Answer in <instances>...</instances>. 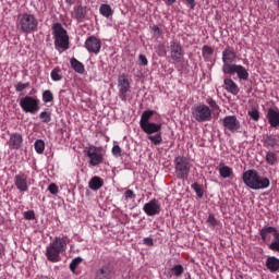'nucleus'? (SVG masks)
<instances>
[{
  "mask_svg": "<svg viewBox=\"0 0 279 279\" xmlns=\"http://www.w3.org/2000/svg\"><path fill=\"white\" fill-rule=\"evenodd\" d=\"M242 180L248 189L253 191H262L265 189H269L271 181L269 178L262 177L255 169L247 170L243 172Z\"/></svg>",
  "mask_w": 279,
  "mask_h": 279,
  "instance_id": "f257e3e1",
  "label": "nucleus"
},
{
  "mask_svg": "<svg viewBox=\"0 0 279 279\" xmlns=\"http://www.w3.org/2000/svg\"><path fill=\"white\" fill-rule=\"evenodd\" d=\"M62 252H66V241L62 238H54L46 248V257L50 263H60Z\"/></svg>",
  "mask_w": 279,
  "mask_h": 279,
  "instance_id": "f03ea898",
  "label": "nucleus"
},
{
  "mask_svg": "<svg viewBox=\"0 0 279 279\" xmlns=\"http://www.w3.org/2000/svg\"><path fill=\"white\" fill-rule=\"evenodd\" d=\"M52 34L54 36V47L56 49H69V34L62 27V24L54 23L52 25Z\"/></svg>",
  "mask_w": 279,
  "mask_h": 279,
  "instance_id": "7ed1b4c3",
  "label": "nucleus"
},
{
  "mask_svg": "<svg viewBox=\"0 0 279 279\" xmlns=\"http://www.w3.org/2000/svg\"><path fill=\"white\" fill-rule=\"evenodd\" d=\"M174 169L178 180H189L191 161L184 156H178L174 158Z\"/></svg>",
  "mask_w": 279,
  "mask_h": 279,
  "instance_id": "20e7f679",
  "label": "nucleus"
},
{
  "mask_svg": "<svg viewBox=\"0 0 279 279\" xmlns=\"http://www.w3.org/2000/svg\"><path fill=\"white\" fill-rule=\"evenodd\" d=\"M20 29L24 34H32L38 29V20L34 14L24 13L20 16Z\"/></svg>",
  "mask_w": 279,
  "mask_h": 279,
  "instance_id": "39448f33",
  "label": "nucleus"
},
{
  "mask_svg": "<svg viewBox=\"0 0 279 279\" xmlns=\"http://www.w3.org/2000/svg\"><path fill=\"white\" fill-rule=\"evenodd\" d=\"M192 117L198 123H204L213 119V110L206 105H196L192 107Z\"/></svg>",
  "mask_w": 279,
  "mask_h": 279,
  "instance_id": "423d86ee",
  "label": "nucleus"
},
{
  "mask_svg": "<svg viewBox=\"0 0 279 279\" xmlns=\"http://www.w3.org/2000/svg\"><path fill=\"white\" fill-rule=\"evenodd\" d=\"M20 107L22 108L23 112L36 114V112L40 110V100L32 96H25L20 99Z\"/></svg>",
  "mask_w": 279,
  "mask_h": 279,
  "instance_id": "0eeeda50",
  "label": "nucleus"
},
{
  "mask_svg": "<svg viewBox=\"0 0 279 279\" xmlns=\"http://www.w3.org/2000/svg\"><path fill=\"white\" fill-rule=\"evenodd\" d=\"M85 156L89 158L90 167H98L104 162V154L101 153V147L90 145L85 149Z\"/></svg>",
  "mask_w": 279,
  "mask_h": 279,
  "instance_id": "6e6552de",
  "label": "nucleus"
},
{
  "mask_svg": "<svg viewBox=\"0 0 279 279\" xmlns=\"http://www.w3.org/2000/svg\"><path fill=\"white\" fill-rule=\"evenodd\" d=\"M235 73H236L239 80H243L244 82H247V80H250V72H247V69H245V66L239 65L236 63L229 65V68L225 72V75H234Z\"/></svg>",
  "mask_w": 279,
  "mask_h": 279,
  "instance_id": "1a4fd4ad",
  "label": "nucleus"
},
{
  "mask_svg": "<svg viewBox=\"0 0 279 279\" xmlns=\"http://www.w3.org/2000/svg\"><path fill=\"white\" fill-rule=\"evenodd\" d=\"M114 277V265L106 263L95 272V279H112Z\"/></svg>",
  "mask_w": 279,
  "mask_h": 279,
  "instance_id": "9d476101",
  "label": "nucleus"
},
{
  "mask_svg": "<svg viewBox=\"0 0 279 279\" xmlns=\"http://www.w3.org/2000/svg\"><path fill=\"white\" fill-rule=\"evenodd\" d=\"M236 60V52H234V49L230 46H227V48L222 51V73H226L229 69V66H232V62Z\"/></svg>",
  "mask_w": 279,
  "mask_h": 279,
  "instance_id": "9b49d317",
  "label": "nucleus"
},
{
  "mask_svg": "<svg viewBox=\"0 0 279 279\" xmlns=\"http://www.w3.org/2000/svg\"><path fill=\"white\" fill-rule=\"evenodd\" d=\"M119 97L122 101H128V92L130 90V80L128 75L122 74L118 78Z\"/></svg>",
  "mask_w": 279,
  "mask_h": 279,
  "instance_id": "f8f14e48",
  "label": "nucleus"
},
{
  "mask_svg": "<svg viewBox=\"0 0 279 279\" xmlns=\"http://www.w3.org/2000/svg\"><path fill=\"white\" fill-rule=\"evenodd\" d=\"M170 58L174 62L184 60V48H182V44H180V41L170 43Z\"/></svg>",
  "mask_w": 279,
  "mask_h": 279,
  "instance_id": "ddd939ff",
  "label": "nucleus"
},
{
  "mask_svg": "<svg viewBox=\"0 0 279 279\" xmlns=\"http://www.w3.org/2000/svg\"><path fill=\"white\" fill-rule=\"evenodd\" d=\"M222 125L229 132H239L241 130V122L236 119V116H227L222 119Z\"/></svg>",
  "mask_w": 279,
  "mask_h": 279,
  "instance_id": "4468645a",
  "label": "nucleus"
},
{
  "mask_svg": "<svg viewBox=\"0 0 279 279\" xmlns=\"http://www.w3.org/2000/svg\"><path fill=\"white\" fill-rule=\"evenodd\" d=\"M85 49H87L89 53H95V56H97V53L101 51V39L95 36L87 37L85 41Z\"/></svg>",
  "mask_w": 279,
  "mask_h": 279,
  "instance_id": "2eb2a0df",
  "label": "nucleus"
},
{
  "mask_svg": "<svg viewBox=\"0 0 279 279\" xmlns=\"http://www.w3.org/2000/svg\"><path fill=\"white\" fill-rule=\"evenodd\" d=\"M160 202H158V199L156 198L151 199L150 202L144 205V213L148 217H155V215H160Z\"/></svg>",
  "mask_w": 279,
  "mask_h": 279,
  "instance_id": "dca6fc26",
  "label": "nucleus"
},
{
  "mask_svg": "<svg viewBox=\"0 0 279 279\" xmlns=\"http://www.w3.org/2000/svg\"><path fill=\"white\" fill-rule=\"evenodd\" d=\"M14 184L21 193H27L29 186L27 185V174L25 172H20L14 177Z\"/></svg>",
  "mask_w": 279,
  "mask_h": 279,
  "instance_id": "f3484780",
  "label": "nucleus"
},
{
  "mask_svg": "<svg viewBox=\"0 0 279 279\" xmlns=\"http://www.w3.org/2000/svg\"><path fill=\"white\" fill-rule=\"evenodd\" d=\"M266 119L268 120L270 128H279V110L269 108L267 110Z\"/></svg>",
  "mask_w": 279,
  "mask_h": 279,
  "instance_id": "a211bd4d",
  "label": "nucleus"
},
{
  "mask_svg": "<svg viewBox=\"0 0 279 279\" xmlns=\"http://www.w3.org/2000/svg\"><path fill=\"white\" fill-rule=\"evenodd\" d=\"M8 145L10 149H21L23 145V135H21V133H12L10 135Z\"/></svg>",
  "mask_w": 279,
  "mask_h": 279,
  "instance_id": "6ab92c4d",
  "label": "nucleus"
},
{
  "mask_svg": "<svg viewBox=\"0 0 279 279\" xmlns=\"http://www.w3.org/2000/svg\"><path fill=\"white\" fill-rule=\"evenodd\" d=\"M75 12V19L78 21V23H84L85 21H88V8L86 7H75L74 8Z\"/></svg>",
  "mask_w": 279,
  "mask_h": 279,
  "instance_id": "aec40b11",
  "label": "nucleus"
},
{
  "mask_svg": "<svg viewBox=\"0 0 279 279\" xmlns=\"http://www.w3.org/2000/svg\"><path fill=\"white\" fill-rule=\"evenodd\" d=\"M141 129L143 130V132H145V134H156L162 130V124L148 122L146 124H143Z\"/></svg>",
  "mask_w": 279,
  "mask_h": 279,
  "instance_id": "412c9836",
  "label": "nucleus"
},
{
  "mask_svg": "<svg viewBox=\"0 0 279 279\" xmlns=\"http://www.w3.org/2000/svg\"><path fill=\"white\" fill-rule=\"evenodd\" d=\"M265 265L266 269H269L271 274L279 271V258L276 256H268Z\"/></svg>",
  "mask_w": 279,
  "mask_h": 279,
  "instance_id": "4be33fe9",
  "label": "nucleus"
},
{
  "mask_svg": "<svg viewBox=\"0 0 279 279\" xmlns=\"http://www.w3.org/2000/svg\"><path fill=\"white\" fill-rule=\"evenodd\" d=\"M223 88L231 95H239V85L232 81V78L223 80Z\"/></svg>",
  "mask_w": 279,
  "mask_h": 279,
  "instance_id": "5701e85b",
  "label": "nucleus"
},
{
  "mask_svg": "<svg viewBox=\"0 0 279 279\" xmlns=\"http://www.w3.org/2000/svg\"><path fill=\"white\" fill-rule=\"evenodd\" d=\"M264 147H276L278 145V138L274 134L263 135Z\"/></svg>",
  "mask_w": 279,
  "mask_h": 279,
  "instance_id": "b1692460",
  "label": "nucleus"
},
{
  "mask_svg": "<svg viewBox=\"0 0 279 279\" xmlns=\"http://www.w3.org/2000/svg\"><path fill=\"white\" fill-rule=\"evenodd\" d=\"M101 186H104V179H101L100 177H93L88 182V187L92 191H99Z\"/></svg>",
  "mask_w": 279,
  "mask_h": 279,
  "instance_id": "393cba45",
  "label": "nucleus"
},
{
  "mask_svg": "<svg viewBox=\"0 0 279 279\" xmlns=\"http://www.w3.org/2000/svg\"><path fill=\"white\" fill-rule=\"evenodd\" d=\"M156 114V111L154 110H146L142 113L141 120H140V128L143 125H146L147 123H151L149 120Z\"/></svg>",
  "mask_w": 279,
  "mask_h": 279,
  "instance_id": "a878e982",
  "label": "nucleus"
},
{
  "mask_svg": "<svg viewBox=\"0 0 279 279\" xmlns=\"http://www.w3.org/2000/svg\"><path fill=\"white\" fill-rule=\"evenodd\" d=\"M99 13L101 16H105V19H110V16L114 14V11H112V7H110V4H101L99 8Z\"/></svg>",
  "mask_w": 279,
  "mask_h": 279,
  "instance_id": "bb28decb",
  "label": "nucleus"
},
{
  "mask_svg": "<svg viewBox=\"0 0 279 279\" xmlns=\"http://www.w3.org/2000/svg\"><path fill=\"white\" fill-rule=\"evenodd\" d=\"M70 64H71L72 69L75 71V73H81V74L84 73V71H85L84 63L77 61V59L72 58L70 60Z\"/></svg>",
  "mask_w": 279,
  "mask_h": 279,
  "instance_id": "cd10ccee",
  "label": "nucleus"
},
{
  "mask_svg": "<svg viewBox=\"0 0 279 279\" xmlns=\"http://www.w3.org/2000/svg\"><path fill=\"white\" fill-rule=\"evenodd\" d=\"M219 173L221 178L228 179V178H232V168L228 167V166H222L219 168Z\"/></svg>",
  "mask_w": 279,
  "mask_h": 279,
  "instance_id": "c85d7f7f",
  "label": "nucleus"
},
{
  "mask_svg": "<svg viewBox=\"0 0 279 279\" xmlns=\"http://www.w3.org/2000/svg\"><path fill=\"white\" fill-rule=\"evenodd\" d=\"M50 75L53 82H60L62 80V70L57 66L51 71Z\"/></svg>",
  "mask_w": 279,
  "mask_h": 279,
  "instance_id": "c756f323",
  "label": "nucleus"
},
{
  "mask_svg": "<svg viewBox=\"0 0 279 279\" xmlns=\"http://www.w3.org/2000/svg\"><path fill=\"white\" fill-rule=\"evenodd\" d=\"M266 162L271 166L276 165V162H278V155L274 151H268L266 154Z\"/></svg>",
  "mask_w": 279,
  "mask_h": 279,
  "instance_id": "7c9ffc66",
  "label": "nucleus"
},
{
  "mask_svg": "<svg viewBox=\"0 0 279 279\" xmlns=\"http://www.w3.org/2000/svg\"><path fill=\"white\" fill-rule=\"evenodd\" d=\"M170 272L173 274V276H177V278H180V276L184 274V266H182V264L174 265L170 269Z\"/></svg>",
  "mask_w": 279,
  "mask_h": 279,
  "instance_id": "2f4dec72",
  "label": "nucleus"
},
{
  "mask_svg": "<svg viewBox=\"0 0 279 279\" xmlns=\"http://www.w3.org/2000/svg\"><path fill=\"white\" fill-rule=\"evenodd\" d=\"M35 151L37 154H44L45 153V141L43 140H37L34 144Z\"/></svg>",
  "mask_w": 279,
  "mask_h": 279,
  "instance_id": "473e14b6",
  "label": "nucleus"
},
{
  "mask_svg": "<svg viewBox=\"0 0 279 279\" xmlns=\"http://www.w3.org/2000/svg\"><path fill=\"white\" fill-rule=\"evenodd\" d=\"M43 101L44 104H51V101H53V93L49 89L45 90L43 93Z\"/></svg>",
  "mask_w": 279,
  "mask_h": 279,
  "instance_id": "72a5a7b5",
  "label": "nucleus"
},
{
  "mask_svg": "<svg viewBox=\"0 0 279 279\" xmlns=\"http://www.w3.org/2000/svg\"><path fill=\"white\" fill-rule=\"evenodd\" d=\"M148 138L155 145H160L162 143V133H160V131H159V132H157L156 135H149Z\"/></svg>",
  "mask_w": 279,
  "mask_h": 279,
  "instance_id": "f704fd0d",
  "label": "nucleus"
},
{
  "mask_svg": "<svg viewBox=\"0 0 279 279\" xmlns=\"http://www.w3.org/2000/svg\"><path fill=\"white\" fill-rule=\"evenodd\" d=\"M192 189L193 191H195L197 197L199 198L204 197V189L202 187V185H199V183L197 182L193 183Z\"/></svg>",
  "mask_w": 279,
  "mask_h": 279,
  "instance_id": "c9c22d12",
  "label": "nucleus"
},
{
  "mask_svg": "<svg viewBox=\"0 0 279 279\" xmlns=\"http://www.w3.org/2000/svg\"><path fill=\"white\" fill-rule=\"evenodd\" d=\"M39 119L41 120L43 123H51V112L43 111L39 114Z\"/></svg>",
  "mask_w": 279,
  "mask_h": 279,
  "instance_id": "e433bc0d",
  "label": "nucleus"
},
{
  "mask_svg": "<svg viewBox=\"0 0 279 279\" xmlns=\"http://www.w3.org/2000/svg\"><path fill=\"white\" fill-rule=\"evenodd\" d=\"M82 257H75L71 264H70V270L73 271V274H75V270L77 269V267L80 266V264L82 263Z\"/></svg>",
  "mask_w": 279,
  "mask_h": 279,
  "instance_id": "4c0bfd02",
  "label": "nucleus"
},
{
  "mask_svg": "<svg viewBox=\"0 0 279 279\" xmlns=\"http://www.w3.org/2000/svg\"><path fill=\"white\" fill-rule=\"evenodd\" d=\"M247 114L253 121H258V119H260V112L256 108H252V110H250Z\"/></svg>",
  "mask_w": 279,
  "mask_h": 279,
  "instance_id": "58836bf2",
  "label": "nucleus"
},
{
  "mask_svg": "<svg viewBox=\"0 0 279 279\" xmlns=\"http://www.w3.org/2000/svg\"><path fill=\"white\" fill-rule=\"evenodd\" d=\"M157 54L159 56V58H165L167 56V48L165 47V45L160 44L157 47Z\"/></svg>",
  "mask_w": 279,
  "mask_h": 279,
  "instance_id": "ea45409f",
  "label": "nucleus"
},
{
  "mask_svg": "<svg viewBox=\"0 0 279 279\" xmlns=\"http://www.w3.org/2000/svg\"><path fill=\"white\" fill-rule=\"evenodd\" d=\"M24 219H26V221H34V219H36V214L34 210H27L24 213Z\"/></svg>",
  "mask_w": 279,
  "mask_h": 279,
  "instance_id": "a19ab883",
  "label": "nucleus"
},
{
  "mask_svg": "<svg viewBox=\"0 0 279 279\" xmlns=\"http://www.w3.org/2000/svg\"><path fill=\"white\" fill-rule=\"evenodd\" d=\"M203 56H213L215 53V50H213V47L205 45L202 49Z\"/></svg>",
  "mask_w": 279,
  "mask_h": 279,
  "instance_id": "79ce46f5",
  "label": "nucleus"
},
{
  "mask_svg": "<svg viewBox=\"0 0 279 279\" xmlns=\"http://www.w3.org/2000/svg\"><path fill=\"white\" fill-rule=\"evenodd\" d=\"M25 88H29V83H17L15 86L16 93H23Z\"/></svg>",
  "mask_w": 279,
  "mask_h": 279,
  "instance_id": "37998d69",
  "label": "nucleus"
},
{
  "mask_svg": "<svg viewBox=\"0 0 279 279\" xmlns=\"http://www.w3.org/2000/svg\"><path fill=\"white\" fill-rule=\"evenodd\" d=\"M182 2L184 5H186V8H190V10H195V5H197L195 0H182Z\"/></svg>",
  "mask_w": 279,
  "mask_h": 279,
  "instance_id": "c03bdc74",
  "label": "nucleus"
},
{
  "mask_svg": "<svg viewBox=\"0 0 279 279\" xmlns=\"http://www.w3.org/2000/svg\"><path fill=\"white\" fill-rule=\"evenodd\" d=\"M138 64L140 66H147V64H149V61L147 60V57H145V54L138 56Z\"/></svg>",
  "mask_w": 279,
  "mask_h": 279,
  "instance_id": "a18cd8bd",
  "label": "nucleus"
},
{
  "mask_svg": "<svg viewBox=\"0 0 279 279\" xmlns=\"http://www.w3.org/2000/svg\"><path fill=\"white\" fill-rule=\"evenodd\" d=\"M206 102L211 108V110H219V105H217V101L213 98H207Z\"/></svg>",
  "mask_w": 279,
  "mask_h": 279,
  "instance_id": "49530a36",
  "label": "nucleus"
},
{
  "mask_svg": "<svg viewBox=\"0 0 279 279\" xmlns=\"http://www.w3.org/2000/svg\"><path fill=\"white\" fill-rule=\"evenodd\" d=\"M111 151L116 158H121V146L114 145Z\"/></svg>",
  "mask_w": 279,
  "mask_h": 279,
  "instance_id": "de8ad7c7",
  "label": "nucleus"
},
{
  "mask_svg": "<svg viewBox=\"0 0 279 279\" xmlns=\"http://www.w3.org/2000/svg\"><path fill=\"white\" fill-rule=\"evenodd\" d=\"M48 191L51 193V195H58V185L56 183H51L48 186Z\"/></svg>",
  "mask_w": 279,
  "mask_h": 279,
  "instance_id": "09e8293b",
  "label": "nucleus"
},
{
  "mask_svg": "<svg viewBox=\"0 0 279 279\" xmlns=\"http://www.w3.org/2000/svg\"><path fill=\"white\" fill-rule=\"evenodd\" d=\"M134 197H136V195L134 194V191L132 190H126L124 193V198L125 199H134Z\"/></svg>",
  "mask_w": 279,
  "mask_h": 279,
  "instance_id": "8fccbe9b",
  "label": "nucleus"
},
{
  "mask_svg": "<svg viewBox=\"0 0 279 279\" xmlns=\"http://www.w3.org/2000/svg\"><path fill=\"white\" fill-rule=\"evenodd\" d=\"M151 32L154 34V36H160L162 34V29L160 27H158V25H154L151 27Z\"/></svg>",
  "mask_w": 279,
  "mask_h": 279,
  "instance_id": "3c124183",
  "label": "nucleus"
},
{
  "mask_svg": "<svg viewBox=\"0 0 279 279\" xmlns=\"http://www.w3.org/2000/svg\"><path fill=\"white\" fill-rule=\"evenodd\" d=\"M207 222L209 226H217V218H215V215L210 214L208 216Z\"/></svg>",
  "mask_w": 279,
  "mask_h": 279,
  "instance_id": "603ef678",
  "label": "nucleus"
},
{
  "mask_svg": "<svg viewBox=\"0 0 279 279\" xmlns=\"http://www.w3.org/2000/svg\"><path fill=\"white\" fill-rule=\"evenodd\" d=\"M144 245L153 246V245H154V239H151V238H145V239H144Z\"/></svg>",
  "mask_w": 279,
  "mask_h": 279,
  "instance_id": "864d4df0",
  "label": "nucleus"
},
{
  "mask_svg": "<svg viewBox=\"0 0 279 279\" xmlns=\"http://www.w3.org/2000/svg\"><path fill=\"white\" fill-rule=\"evenodd\" d=\"M166 3L168 5H173V3H175V0H166Z\"/></svg>",
  "mask_w": 279,
  "mask_h": 279,
  "instance_id": "5fc2aeb1",
  "label": "nucleus"
},
{
  "mask_svg": "<svg viewBox=\"0 0 279 279\" xmlns=\"http://www.w3.org/2000/svg\"><path fill=\"white\" fill-rule=\"evenodd\" d=\"M3 250H4L3 244L0 243V256H1V254H3Z\"/></svg>",
  "mask_w": 279,
  "mask_h": 279,
  "instance_id": "6e6d98bb",
  "label": "nucleus"
},
{
  "mask_svg": "<svg viewBox=\"0 0 279 279\" xmlns=\"http://www.w3.org/2000/svg\"><path fill=\"white\" fill-rule=\"evenodd\" d=\"M276 3H277V8H278V10H279V0H277Z\"/></svg>",
  "mask_w": 279,
  "mask_h": 279,
  "instance_id": "4d7b16f0",
  "label": "nucleus"
}]
</instances>
